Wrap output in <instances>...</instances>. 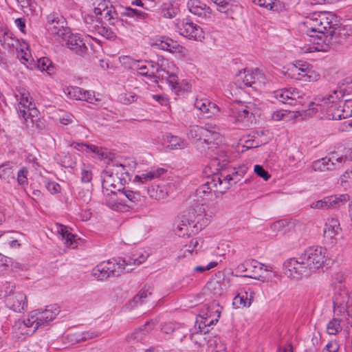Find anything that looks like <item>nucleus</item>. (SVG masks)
Returning a JSON list of instances; mask_svg holds the SVG:
<instances>
[{
  "mask_svg": "<svg viewBox=\"0 0 352 352\" xmlns=\"http://www.w3.org/2000/svg\"><path fill=\"white\" fill-rule=\"evenodd\" d=\"M66 25L65 19L58 13L54 12L47 16V30L58 42L70 31Z\"/></svg>",
  "mask_w": 352,
  "mask_h": 352,
  "instance_id": "nucleus-7",
  "label": "nucleus"
},
{
  "mask_svg": "<svg viewBox=\"0 0 352 352\" xmlns=\"http://www.w3.org/2000/svg\"><path fill=\"white\" fill-rule=\"evenodd\" d=\"M341 228L340 222L337 219H330L325 223L324 228V236L330 241L331 244H334L337 241V236L340 234Z\"/></svg>",
  "mask_w": 352,
  "mask_h": 352,
  "instance_id": "nucleus-28",
  "label": "nucleus"
},
{
  "mask_svg": "<svg viewBox=\"0 0 352 352\" xmlns=\"http://www.w3.org/2000/svg\"><path fill=\"white\" fill-rule=\"evenodd\" d=\"M177 28L181 35L190 39L196 40L201 36L202 29L188 20H183L177 23Z\"/></svg>",
  "mask_w": 352,
  "mask_h": 352,
  "instance_id": "nucleus-23",
  "label": "nucleus"
},
{
  "mask_svg": "<svg viewBox=\"0 0 352 352\" xmlns=\"http://www.w3.org/2000/svg\"><path fill=\"white\" fill-rule=\"evenodd\" d=\"M28 170L26 168L23 167L17 173V182L19 185H24L28 183Z\"/></svg>",
  "mask_w": 352,
  "mask_h": 352,
  "instance_id": "nucleus-56",
  "label": "nucleus"
},
{
  "mask_svg": "<svg viewBox=\"0 0 352 352\" xmlns=\"http://www.w3.org/2000/svg\"><path fill=\"white\" fill-rule=\"evenodd\" d=\"M15 97L19 102L17 107L19 116L28 122V118L30 117H34V115L37 113L34 104L32 102V98L30 97V94L25 90L20 92L19 94H16Z\"/></svg>",
  "mask_w": 352,
  "mask_h": 352,
  "instance_id": "nucleus-10",
  "label": "nucleus"
},
{
  "mask_svg": "<svg viewBox=\"0 0 352 352\" xmlns=\"http://www.w3.org/2000/svg\"><path fill=\"white\" fill-rule=\"evenodd\" d=\"M339 350V344L336 340H331L327 343L322 352H338Z\"/></svg>",
  "mask_w": 352,
  "mask_h": 352,
  "instance_id": "nucleus-62",
  "label": "nucleus"
},
{
  "mask_svg": "<svg viewBox=\"0 0 352 352\" xmlns=\"http://www.w3.org/2000/svg\"><path fill=\"white\" fill-rule=\"evenodd\" d=\"M264 267H265V271L269 270L268 266H265L263 264L256 260L250 259L240 263L236 267V270L239 273H244L243 275L244 277L259 279L260 277L263 276ZM270 267L272 268V267Z\"/></svg>",
  "mask_w": 352,
  "mask_h": 352,
  "instance_id": "nucleus-11",
  "label": "nucleus"
},
{
  "mask_svg": "<svg viewBox=\"0 0 352 352\" xmlns=\"http://www.w3.org/2000/svg\"><path fill=\"white\" fill-rule=\"evenodd\" d=\"M263 78V74L258 69L241 71L235 78V83L240 88L252 87L257 80Z\"/></svg>",
  "mask_w": 352,
  "mask_h": 352,
  "instance_id": "nucleus-16",
  "label": "nucleus"
},
{
  "mask_svg": "<svg viewBox=\"0 0 352 352\" xmlns=\"http://www.w3.org/2000/svg\"><path fill=\"white\" fill-rule=\"evenodd\" d=\"M74 146V148H76L78 151H89L91 153H94L97 154L99 156H101L102 157L106 156V153L104 151L96 145L94 144H87L84 143H74L72 144Z\"/></svg>",
  "mask_w": 352,
  "mask_h": 352,
  "instance_id": "nucleus-40",
  "label": "nucleus"
},
{
  "mask_svg": "<svg viewBox=\"0 0 352 352\" xmlns=\"http://www.w3.org/2000/svg\"><path fill=\"white\" fill-rule=\"evenodd\" d=\"M59 312L60 309L57 305H50L43 310L37 309L32 311L30 316L34 320L35 329L45 326L52 321Z\"/></svg>",
  "mask_w": 352,
  "mask_h": 352,
  "instance_id": "nucleus-9",
  "label": "nucleus"
},
{
  "mask_svg": "<svg viewBox=\"0 0 352 352\" xmlns=\"http://www.w3.org/2000/svg\"><path fill=\"white\" fill-rule=\"evenodd\" d=\"M98 32L100 34L108 39H114L116 37L115 32H113L110 28L106 27H100L98 28Z\"/></svg>",
  "mask_w": 352,
  "mask_h": 352,
  "instance_id": "nucleus-58",
  "label": "nucleus"
},
{
  "mask_svg": "<svg viewBox=\"0 0 352 352\" xmlns=\"http://www.w3.org/2000/svg\"><path fill=\"white\" fill-rule=\"evenodd\" d=\"M179 329H175L173 324H167L162 327V331L165 333H174L173 338H177V333H179Z\"/></svg>",
  "mask_w": 352,
  "mask_h": 352,
  "instance_id": "nucleus-63",
  "label": "nucleus"
},
{
  "mask_svg": "<svg viewBox=\"0 0 352 352\" xmlns=\"http://www.w3.org/2000/svg\"><path fill=\"white\" fill-rule=\"evenodd\" d=\"M14 231H0V243L5 247L8 245L11 248H19L21 244L12 235Z\"/></svg>",
  "mask_w": 352,
  "mask_h": 352,
  "instance_id": "nucleus-35",
  "label": "nucleus"
},
{
  "mask_svg": "<svg viewBox=\"0 0 352 352\" xmlns=\"http://www.w3.org/2000/svg\"><path fill=\"white\" fill-rule=\"evenodd\" d=\"M60 162L64 167L73 168L76 165V159L73 155L68 153L61 157Z\"/></svg>",
  "mask_w": 352,
  "mask_h": 352,
  "instance_id": "nucleus-52",
  "label": "nucleus"
},
{
  "mask_svg": "<svg viewBox=\"0 0 352 352\" xmlns=\"http://www.w3.org/2000/svg\"><path fill=\"white\" fill-rule=\"evenodd\" d=\"M167 172L164 168H153L148 171L135 175L134 181L139 183H147L153 179H157Z\"/></svg>",
  "mask_w": 352,
  "mask_h": 352,
  "instance_id": "nucleus-32",
  "label": "nucleus"
},
{
  "mask_svg": "<svg viewBox=\"0 0 352 352\" xmlns=\"http://www.w3.org/2000/svg\"><path fill=\"white\" fill-rule=\"evenodd\" d=\"M0 43L6 49H11L18 45L19 40L13 36L10 32H0Z\"/></svg>",
  "mask_w": 352,
  "mask_h": 352,
  "instance_id": "nucleus-36",
  "label": "nucleus"
},
{
  "mask_svg": "<svg viewBox=\"0 0 352 352\" xmlns=\"http://www.w3.org/2000/svg\"><path fill=\"white\" fill-rule=\"evenodd\" d=\"M352 94V80L345 79L344 82L339 87L338 89L333 91L332 94L327 96L318 98L317 100L324 102L325 104L334 103L343 99L345 96Z\"/></svg>",
  "mask_w": 352,
  "mask_h": 352,
  "instance_id": "nucleus-17",
  "label": "nucleus"
},
{
  "mask_svg": "<svg viewBox=\"0 0 352 352\" xmlns=\"http://www.w3.org/2000/svg\"><path fill=\"white\" fill-rule=\"evenodd\" d=\"M100 333L98 331H87L82 332V336H83L84 342L88 340H91L98 337Z\"/></svg>",
  "mask_w": 352,
  "mask_h": 352,
  "instance_id": "nucleus-64",
  "label": "nucleus"
},
{
  "mask_svg": "<svg viewBox=\"0 0 352 352\" xmlns=\"http://www.w3.org/2000/svg\"><path fill=\"white\" fill-rule=\"evenodd\" d=\"M58 43L62 45L67 46L78 56H84L88 51V48L83 40L77 34L72 33L71 31L63 37V39Z\"/></svg>",
  "mask_w": 352,
  "mask_h": 352,
  "instance_id": "nucleus-14",
  "label": "nucleus"
},
{
  "mask_svg": "<svg viewBox=\"0 0 352 352\" xmlns=\"http://www.w3.org/2000/svg\"><path fill=\"white\" fill-rule=\"evenodd\" d=\"M333 310L337 315L346 313L351 306V294L346 291H340L335 294L333 298Z\"/></svg>",
  "mask_w": 352,
  "mask_h": 352,
  "instance_id": "nucleus-25",
  "label": "nucleus"
},
{
  "mask_svg": "<svg viewBox=\"0 0 352 352\" xmlns=\"http://www.w3.org/2000/svg\"><path fill=\"white\" fill-rule=\"evenodd\" d=\"M274 97L283 104L296 105L303 104L305 94L296 88L281 89L274 91Z\"/></svg>",
  "mask_w": 352,
  "mask_h": 352,
  "instance_id": "nucleus-8",
  "label": "nucleus"
},
{
  "mask_svg": "<svg viewBox=\"0 0 352 352\" xmlns=\"http://www.w3.org/2000/svg\"><path fill=\"white\" fill-rule=\"evenodd\" d=\"M214 2L217 6L218 10L221 12H226L228 8L230 2L232 0H211Z\"/></svg>",
  "mask_w": 352,
  "mask_h": 352,
  "instance_id": "nucleus-60",
  "label": "nucleus"
},
{
  "mask_svg": "<svg viewBox=\"0 0 352 352\" xmlns=\"http://www.w3.org/2000/svg\"><path fill=\"white\" fill-rule=\"evenodd\" d=\"M175 190V185L173 183L159 180L147 189L148 194L151 198L157 200L165 199L170 193Z\"/></svg>",
  "mask_w": 352,
  "mask_h": 352,
  "instance_id": "nucleus-15",
  "label": "nucleus"
},
{
  "mask_svg": "<svg viewBox=\"0 0 352 352\" xmlns=\"http://www.w3.org/2000/svg\"><path fill=\"white\" fill-rule=\"evenodd\" d=\"M13 329L16 333L25 336L32 334L37 329H35L34 320L32 319L30 315L26 320L16 321L13 325Z\"/></svg>",
  "mask_w": 352,
  "mask_h": 352,
  "instance_id": "nucleus-31",
  "label": "nucleus"
},
{
  "mask_svg": "<svg viewBox=\"0 0 352 352\" xmlns=\"http://www.w3.org/2000/svg\"><path fill=\"white\" fill-rule=\"evenodd\" d=\"M221 180L222 186L219 189V192L222 195L228 189H229L232 184L239 182L243 177V175L234 169L230 170H222L220 173H216Z\"/></svg>",
  "mask_w": 352,
  "mask_h": 352,
  "instance_id": "nucleus-21",
  "label": "nucleus"
},
{
  "mask_svg": "<svg viewBox=\"0 0 352 352\" xmlns=\"http://www.w3.org/2000/svg\"><path fill=\"white\" fill-rule=\"evenodd\" d=\"M102 188L107 195H117L116 191H120L123 186L131 180L126 166L118 161L108 163L102 173Z\"/></svg>",
  "mask_w": 352,
  "mask_h": 352,
  "instance_id": "nucleus-3",
  "label": "nucleus"
},
{
  "mask_svg": "<svg viewBox=\"0 0 352 352\" xmlns=\"http://www.w3.org/2000/svg\"><path fill=\"white\" fill-rule=\"evenodd\" d=\"M221 311L215 309L214 305L207 308L206 311H201L199 315L200 320L196 321L195 329H198L201 333L206 334L212 329V326L219 321Z\"/></svg>",
  "mask_w": 352,
  "mask_h": 352,
  "instance_id": "nucleus-6",
  "label": "nucleus"
},
{
  "mask_svg": "<svg viewBox=\"0 0 352 352\" xmlns=\"http://www.w3.org/2000/svg\"><path fill=\"white\" fill-rule=\"evenodd\" d=\"M195 223V220L187 219L186 217H183V219L181 223L177 226V234L179 236H184L185 235H190L192 232V226Z\"/></svg>",
  "mask_w": 352,
  "mask_h": 352,
  "instance_id": "nucleus-38",
  "label": "nucleus"
},
{
  "mask_svg": "<svg viewBox=\"0 0 352 352\" xmlns=\"http://www.w3.org/2000/svg\"><path fill=\"white\" fill-rule=\"evenodd\" d=\"M118 199L130 208L142 201V196L138 192L132 191L124 187L118 191Z\"/></svg>",
  "mask_w": 352,
  "mask_h": 352,
  "instance_id": "nucleus-29",
  "label": "nucleus"
},
{
  "mask_svg": "<svg viewBox=\"0 0 352 352\" xmlns=\"http://www.w3.org/2000/svg\"><path fill=\"white\" fill-rule=\"evenodd\" d=\"M289 70L292 73V78L302 81H316L319 75L307 63L294 65Z\"/></svg>",
  "mask_w": 352,
  "mask_h": 352,
  "instance_id": "nucleus-12",
  "label": "nucleus"
},
{
  "mask_svg": "<svg viewBox=\"0 0 352 352\" xmlns=\"http://www.w3.org/2000/svg\"><path fill=\"white\" fill-rule=\"evenodd\" d=\"M327 333L329 335H336L342 330L340 320L333 318L327 325Z\"/></svg>",
  "mask_w": 352,
  "mask_h": 352,
  "instance_id": "nucleus-50",
  "label": "nucleus"
},
{
  "mask_svg": "<svg viewBox=\"0 0 352 352\" xmlns=\"http://www.w3.org/2000/svg\"><path fill=\"white\" fill-rule=\"evenodd\" d=\"M154 327L153 321H147L143 326L136 329L126 337V341L130 344H135L144 341L149 331Z\"/></svg>",
  "mask_w": 352,
  "mask_h": 352,
  "instance_id": "nucleus-26",
  "label": "nucleus"
},
{
  "mask_svg": "<svg viewBox=\"0 0 352 352\" xmlns=\"http://www.w3.org/2000/svg\"><path fill=\"white\" fill-rule=\"evenodd\" d=\"M102 16L107 21L113 20L115 18L117 17L118 14L112 6H110L109 7L107 6L104 3H102Z\"/></svg>",
  "mask_w": 352,
  "mask_h": 352,
  "instance_id": "nucleus-51",
  "label": "nucleus"
},
{
  "mask_svg": "<svg viewBox=\"0 0 352 352\" xmlns=\"http://www.w3.org/2000/svg\"><path fill=\"white\" fill-rule=\"evenodd\" d=\"M326 253L327 250L323 247H309L299 257L291 258L284 262L283 273L288 278H293L308 276L324 265Z\"/></svg>",
  "mask_w": 352,
  "mask_h": 352,
  "instance_id": "nucleus-1",
  "label": "nucleus"
},
{
  "mask_svg": "<svg viewBox=\"0 0 352 352\" xmlns=\"http://www.w3.org/2000/svg\"><path fill=\"white\" fill-rule=\"evenodd\" d=\"M45 188L51 194H56L60 189V185L54 182H46Z\"/></svg>",
  "mask_w": 352,
  "mask_h": 352,
  "instance_id": "nucleus-61",
  "label": "nucleus"
},
{
  "mask_svg": "<svg viewBox=\"0 0 352 352\" xmlns=\"http://www.w3.org/2000/svg\"><path fill=\"white\" fill-rule=\"evenodd\" d=\"M222 186L221 180L218 175L215 174L212 175L211 177L208 178V181L202 184L200 187L197 189V194L198 195H206L209 192V190H214V192H219Z\"/></svg>",
  "mask_w": 352,
  "mask_h": 352,
  "instance_id": "nucleus-30",
  "label": "nucleus"
},
{
  "mask_svg": "<svg viewBox=\"0 0 352 352\" xmlns=\"http://www.w3.org/2000/svg\"><path fill=\"white\" fill-rule=\"evenodd\" d=\"M309 36L311 37V44L304 47V52H327L329 50V43L332 38H330L329 34H320L316 36L312 34Z\"/></svg>",
  "mask_w": 352,
  "mask_h": 352,
  "instance_id": "nucleus-20",
  "label": "nucleus"
},
{
  "mask_svg": "<svg viewBox=\"0 0 352 352\" xmlns=\"http://www.w3.org/2000/svg\"><path fill=\"white\" fill-rule=\"evenodd\" d=\"M131 260L127 261L126 258H118V259L105 261L106 263H108L107 267L109 277L119 276L125 272L132 271Z\"/></svg>",
  "mask_w": 352,
  "mask_h": 352,
  "instance_id": "nucleus-18",
  "label": "nucleus"
},
{
  "mask_svg": "<svg viewBox=\"0 0 352 352\" xmlns=\"http://www.w3.org/2000/svg\"><path fill=\"white\" fill-rule=\"evenodd\" d=\"M188 10L200 21L207 20L212 17V10L210 7L199 0H189L187 3Z\"/></svg>",
  "mask_w": 352,
  "mask_h": 352,
  "instance_id": "nucleus-24",
  "label": "nucleus"
},
{
  "mask_svg": "<svg viewBox=\"0 0 352 352\" xmlns=\"http://www.w3.org/2000/svg\"><path fill=\"white\" fill-rule=\"evenodd\" d=\"M252 303V299L248 298V292L244 291L238 294L233 300V305L236 307H249Z\"/></svg>",
  "mask_w": 352,
  "mask_h": 352,
  "instance_id": "nucleus-46",
  "label": "nucleus"
},
{
  "mask_svg": "<svg viewBox=\"0 0 352 352\" xmlns=\"http://www.w3.org/2000/svg\"><path fill=\"white\" fill-rule=\"evenodd\" d=\"M138 96L134 93L122 94L119 96L120 102L129 104L137 100Z\"/></svg>",
  "mask_w": 352,
  "mask_h": 352,
  "instance_id": "nucleus-53",
  "label": "nucleus"
},
{
  "mask_svg": "<svg viewBox=\"0 0 352 352\" xmlns=\"http://www.w3.org/2000/svg\"><path fill=\"white\" fill-rule=\"evenodd\" d=\"M255 173L262 177L264 180L267 181L270 179V175L266 171L262 166L255 165L254 168Z\"/></svg>",
  "mask_w": 352,
  "mask_h": 352,
  "instance_id": "nucleus-59",
  "label": "nucleus"
},
{
  "mask_svg": "<svg viewBox=\"0 0 352 352\" xmlns=\"http://www.w3.org/2000/svg\"><path fill=\"white\" fill-rule=\"evenodd\" d=\"M194 105L196 109L201 111L207 118L215 116L219 112L218 106L206 98H196Z\"/></svg>",
  "mask_w": 352,
  "mask_h": 352,
  "instance_id": "nucleus-27",
  "label": "nucleus"
},
{
  "mask_svg": "<svg viewBox=\"0 0 352 352\" xmlns=\"http://www.w3.org/2000/svg\"><path fill=\"white\" fill-rule=\"evenodd\" d=\"M166 140L168 143L167 146L170 149H183L186 146V142L178 136L167 134L166 135Z\"/></svg>",
  "mask_w": 352,
  "mask_h": 352,
  "instance_id": "nucleus-39",
  "label": "nucleus"
},
{
  "mask_svg": "<svg viewBox=\"0 0 352 352\" xmlns=\"http://www.w3.org/2000/svg\"><path fill=\"white\" fill-rule=\"evenodd\" d=\"M9 267L19 269L21 268V265L14 262L12 258L6 256L0 253V269H7Z\"/></svg>",
  "mask_w": 352,
  "mask_h": 352,
  "instance_id": "nucleus-49",
  "label": "nucleus"
},
{
  "mask_svg": "<svg viewBox=\"0 0 352 352\" xmlns=\"http://www.w3.org/2000/svg\"><path fill=\"white\" fill-rule=\"evenodd\" d=\"M160 49L168 51L171 53L180 52L182 47L177 43V41L170 38H167L164 41H161L159 44Z\"/></svg>",
  "mask_w": 352,
  "mask_h": 352,
  "instance_id": "nucleus-42",
  "label": "nucleus"
},
{
  "mask_svg": "<svg viewBox=\"0 0 352 352\" xmlns=\"http://www.w3.org/2000/svg\"><path fill=\"white\" fill-rule=\"evenodd\" d=\"M36 67L41 72H46L50 76L54 73L55 67L52 61L47 57H42L38 59Z\"/></svg>",
  "mask_w": 352,
  "mask_h": 352,
  "instance_id": "nucleus-43",
  "label": "nucleus"
},
{
  "mask_svg": "<svg viewBox=\"0 0 352 352\" xmlns=\"http://www.w3.org/2000/svg\"><path fill=\"white\" fill-rule=\"evenodd\" d=\"M0 178L8 182L14 179V173L10 162L0 165Z\"/></svg>",
  "mask_w": 352,
  "mask_h": 352,
  "instance_id": "nucleus-41",
  "label": "nucleus"
},
{
  "mask_svg": "<svg viewBox=\"0 0 352 352\" xmlns=\"http://www.w3.org/2000/svg\"><path fill=\"white\" fill-rule=\"evenodd\" d=\"M201 241L200 239H192L190 241L189 244L186 245L187 248L185 252L192 254L193 252L197 253L199 250V241Z\"/></svg>",
  "mask_w": 352,
  "mask_h": 352,
  "instance_id": "nucleus-55",
  "label": "nucleus"
},
{
  "mask_svg": "<svg viewBox=\"0 0 352 352\" xmlns=\"http://www.w3.org/2000/svg\"><path fill=\"white\" fill-rule=\"evenodd\" d=\"M107 265L108 263H106L105 261H103L96 265L92 270L93 276L98 280H104L109 278L107 270L108 267H107Z\"/></svg>",
  "mask_w": 352,
  "mask_h": 352,
  "instance_id": "nucleus-44",
  "label": "nucleus"
},
{
  "mask_svg": "<svg viewBox=\"0 0 352 352\" xmlns=\"http://www.w3.org/2000/svg\"><path fill=\"white\" fill-rule=\"evenodd\" d=\"M152 294L151 288L144 287L142 288L138 294H136L133 298L132 302L134 304V306H138L139 305H142L145 302V300Z\"/></svg>",
  "mask_w": 352,
  "mask_h": 352,
  "instance_id": "nucleus-47",
  "label": "nucleus"
},
{
  "mask_svg": "<svg viewBox=\"0 0 352 352\" xmlns=\"http://www.w3.org/2000/svg\"><path fill=\"white\" fill-rule=\"evenodd\" d=\"M140 68L142 69L138 72V74L146 76L153 82L157 83L159 78L165 77L164 74L166 73V70L158 63L152 61L147 62L144 66H141Z\"/></svg>",
  "mask_w": 352,
  "mask_h": 352,
  "instance_id": "nucleus-19",
  "label": "nucleus"
},
{
  "mask_svg": "<svg viewBox=\"0 0 352 352\" xmlns=\"http://www.w3.org/2000/svg\"><path fill=\"white\" fill-rule=\"evenodd\" d=\"M307 28V35H312L311 33H319L321 34L322 27L319 23V14H314L311 18L307 19L304 22Z\"/></svg>",
  "mask_w": 352,
  "mask_h": 352,
  "instance_id": "nucleus-34",
  "label": "nucleus"
},
{
  "mask_svg": "<svg viewBox=\"0 0 352 352\" xmlns=\"http://www.w3.org/2000/svg\"><path fill=\"white\" fill-rule=\"evenodd\" d=\"M252 1L254 4L267 10H272L274 6V0H252Z\"/></svg>",
  "mask_w": 352,
  "mask_h": 352,
  "instance_id": "nucleus-57",
  "label": "nucleus"
},
{
  "mask_svg": "<svg viewBox=\"0 0 352 352\" xmlns=\"http://www.w3.org/2000/svg\"><path fill=\"white\" fill-rule=\"evenodd\" d=\"M122 14L141 21H145L149 17L148 14L146 12L130 7L124 8V11L122 12Z\"/></svg>",
  "mask_w": 352,
  "mask_h": 352,
  "instance_id": "nucleus-45",
  "label": "nucleus"
},
{
  "mask_svg": "<svg viewBox=\"0 0 352 352\" xmlns=\"http://www.w3.org/2000/svg\"><path fill=\"white\" fill-rule=\"evenodd\" d=\"M75 199L80 206L87 204L91 199V191L89 189H80Z\"/></svg>",
  "mask_w": 352,
  "mask_h": 352,
  "instance_id": "nucleus-48",
  "label": "nucleus"
},
{
  "mask_svg": "<svg viewBox=\"0 0 352 352\" xmlns=\"http://www.w3.org/2000/svg\"><path fill=\"white\" fill-rule=\"evenodd\" d=\"M164 76L162 79H166L168 83L174 89H177L179 88V82L178 78L174 74H169L166 71V73L164 74Z\"/></svg>",
  "mask_w": 352,
  "mask_h": 352,
  "instance_id": "nucleus-54",
  "label": "nucleus"
},
{
  "mask_svg": "<svg viewBox=\"0 0 352 352\" xmlns=\"http://www.w3.org/2000/svg\"><path fill=\"white\" fill-rule=\"evenodd\" d=\"M349 199V197L346 194L340 195L339 196L331 195L313 203L311 207L316 209H336L346 204Z\"/></svg>",
  "mask_w": 352,
  "mask_h": 352,
  "instance_id": "nucleus-13",
  "label": "nucleus"
},
{
  "mask_svg": "<svg viewBox=\"0 0 352 352\" xmlns=\"http://www.w3.org/2000/svg\"><path fill=\"white\" fill-rule=\"evenodd\" d=\"M311 167L314 171L323 172L336 168V165L331 158L326 157L314 162Z\"/></svg>",
  "mask_w": 352,
  "mask_h": 352,
  "instance_id": "nucleus-33",
  "label": "nucleus"
},
{
  "mask_svg": "<svg viewBox=\"0 0 352 352\" xmlns=\"http://www.w3.org/2000/svg\"><path fill=\"white\" fill-rule=\"evenodd\" d=\"M261 112V109L254 103L238 102L231 105L229 118L236 127L241 129L256 123Z\"/></svg>",
  "mask_w": 352,
  "mask_h": 352,
  "instance_id": "nucleus-4",
  "label": "nucleus"
},
{
  "mask_svg": "<svg viewBox=\"0 0 352 352\" xmlns=\"http://www.w3.org/2000/svg\"><path fill=\"white\" fill-rule=\"evenodd\" d=\"M58 232L61 235L62 239L65 241V244L67 247L75 248L76 244L75 236L68 230L66 226L60 225L58 228Z\"/></svg>",
  "mask_w": 352,
  "mask_h": 352,
  "instance_id": "nucleus-37",
  "label": "nucleus"
},
{
  "mask_svg": "<svg viewBox=\"0 0 352 352\" xmlns=\"http://www.w3.org/2000/svg\"><path fill=\"white\" fill-rule=\"evenodd\" d=\"M338 18L334 14H319V23H320V26L323 28L321 34H329L330 38H332L336 30L338 27Z\"/></svg>",
  "mask_w": 352,
  "mask_h": 352,
  "instance_id": "nucleus-22",
  "label": "nucleus"
},
{
  "mask_svg": "<svg viewBox=\"0 0 352 352\" xmlns=\"http://www.w3.org/2000/svg\"><path fill=\"white\" fill-rule=\"evenodd\" d=\"M218 128L210 124L206 127L197 125L190 126L187 137L196 145L197 149L202 154L212 158L225 155V149L222 145L223 136L217 131Z\"/></svg>",
  "mask_w": 352,
  "mask_h": 352,
  "instance_id": "nucleus-2",
  "label": "nucleus"
},
{
  "mask_svg": "<svg viewBox=\"0 0 352 352\" xmlns=\"http://www.w3.org/2000/svg\"><path fill=\"white\" fill-rule=\"evenodd\" d=\"M15 285L6 283L0 289V298L5 299L6 306L17 313H21L28 307L26 295L21 292L14 290Z\"/></svg>",
  "mask_w": 352,
  "mask_h": 352,
  "instance_id": "nucleus-5",
  "label": "nucleus"
}]
</instances>
